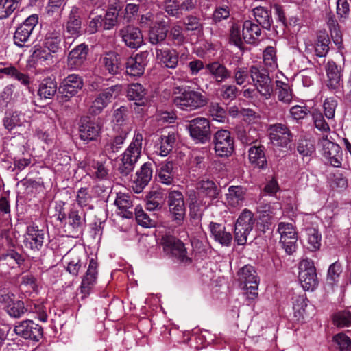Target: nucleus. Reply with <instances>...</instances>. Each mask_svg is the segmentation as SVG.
I'll return each instance as SVG.
<instances>
[{
  "label": "nucleus",
  "mask_w": 351,
  "mask_h": 351,
  "mask_svg": "<svg viewBox=\"0 0 351 351\" xmlns=\"http://www.w3.org/2000/svg\"><path fill=\"white\" fill-rule=\"evenodd\" d=\"M57 91L56 82L51 78H46L42 81L38 89V95L45 99L51 98Z\"/></svg>",
  "instance_id": "ea45409f"
},
{
  "label": "nucleus",
  "mask_w": 351,
  "mask_h": 351,
  "mask_svg": "<svg viewBox=\"0 0 351 351\" xmlns=\"http://www.w3.org/2000/svg\"><path fill=\"white\" fill-rule=\"evenodd\" d=\"M208 115L213 120L219 123H225L228 121L226 110L217 102H211L208 106Z\"/></svg>",
  "instance_id": "49530a36"
},
{
  "label": "nucleus",
  "mask_w": 351,
  "mask_h": 351,
  "mask_svg": "<svg viewBox=\"0 0 351 351\" xmlns=\"http://www.w3.org/2000/svg\"><path fill=\"white\" fill-rule=\"evenodd\" d=\"M38 22V17L36 14L29 16L26 20L16 29L14 35V43L22 47L25 43L27 42Z\"/></svg>",
  "instance_id": "dca6fc26"
},
{
  "label": "nucleus",
  "mask_w": 351,
  "mask_h": 351,
  "mask_svg": "<svg viewBox=\"0 0 351 351\" xmlns=\"http://www.w3.org/2000/svg\"><path fill=\"white\" fill-rule=\"evenodd\" d=\"M176 142V134L173 132H169L167 135H162L158 147L159 155L167 156L172 150Z\"/></svg>",
  "instance_id": "79ce46f5"
},
{
  "label": "nucleus",
  "mask_w": 351,
  "mask_h": 351,
  "mask_svg": "<svg viewBox=\"0 0 351 351\" xmlns=\"http://www.w3.org/2000/svg\"><path fill=\"white\" fill-rule=\"evenodd\" d=\"M137 223L145 228H149L154 226V221L150 219L141 207H136L134 209Z\"/></svg>",
  "instance_id": "69168bd1"
},
{
  "label": "nucleus",
  "mask_w": 351,
  "mask_h": 351,
  "mask_svg": "<svg viewBox=\"0 0 351 351\" xmlns=\"http://www.w3.org/2000/svg\"><path fill=\"white\" fill-rule=\"evenodd\" d=\"M277 95L280 101L289 104L293 99L292 93L287 84L278 82Z\"/></svg>",
  "instance_id": "864d4df0"
},
{
  "label": "nucleus",
  "mask_w": 351,
  "mask_h": 351,
  "mask_svg": "<svg viewBox=\"0 0 351 351\" xmlns=\"http://www.w3.org/2000/svg\"><path fill=\"white\" fill-rule=\"evenodd\" d=\"M162 245L164 252L177 258L184 263L190 262L184 243L173 236L166 235L162 238Z\"/></svg>",
  "instance_id": "9b49d317"
},
{
  "label": "nucleus",
  "mask_w": 351,
  "mask_h": 351,
  "mask_svg": "<svg viewBox=\"0 0 351 351\" xmlns=\"http://www.w3.org/2000/svg\"><path fill=\"white\" fill-rule=\"evenodd\" d=\"M147 53L143 52L128 58L125 62L127 74L134 77L142 75L147 63Z\"/></svg>",
  "instance_id": "5701e85b"
},
{
  "label": "nucleus",
  "mask_w": 351,
  "mask_h": 351,
  "mask_svg": "<svg viewBox=\"0 0 351 351\" xmlns=\"http://www.w3.org/2000/svg\"><path fill=\"white\" fill-rule=\"evenodd\" d=\"M143 135L135 132L133 139L124 152L119 165L118 170L123 176H128L134 169V165L141 154Z\"/></svg>",
  "instance_id": "f03ea898"
},
{
  "label": "nucleus",
  "mask_w": 351,
  "mask_h": 351,
  "mask_svg": "<svg viewBox=\"0 0 351 351\" xmlns=\"http://www.w3.org/2000/svg\"><path fill=\"white\" fill-rule=\"evenodd\" d=\"M22 0H0V19L8 18L18 9Z\"/></svg>",
  "instance_id": "c03bdc74"
},
{
  "label": "nucleus",
  "mask_w": 351,
  "mask_h": 351,
  "mask_svg": "<svg viewBox=\"0 0 351 351\" xmlns=\"http://www.w3.org/2000/svg\"><path fill=\"white\" fill-rule=\"evenodd\" d=\"M65 45L70 46L72 42L82 34V21L80 17V8L75 5L70 10L65 25Z\"/></svg>",
  "instance_id": "f8f14e48"
},
{
  "label": "nucleus",
  "mask_w": 351,
  "mask_h": 351,
  "mask_svg": "<svg viewBox=\"0 0 351 351\" xmlns=\"http://www.w3.org/2000/svg\"><path fill=\"white\" fill-rule=\"evenodd\" d=\"M45 237L43 230L39 229L38 226H28L24 235V245L32 251H39L43 246Z\"/></svg>",
  "instance_id": "a211bd4d"
},
{
  "label": "nucleus",
  "mask_w": 351,
  "mask_h": 351,
  "mask_svg": "<svg viewBox=\"0 0 351 351\" xmlns=\"http://www.w3.org/2000/svg\"><path fill=\"white\" fill-rule=\"evenodd\" d=\"M135 182L141 189L145 186L152 177V169L151 163L143 164L140 170L136 173Z\"/></svg>",
  "instance_id": "a19ab883"
},
{
  "label": "nucleus",
  "mask_w": 351,
  "mask_h": 351,
  "mask_svg": "<svg viewBox=\"0 0 351 351\" xmlns=\"http://www.w3.org/2000/svg\"><path fill=\"white\" fill-rule=\"evenodd\" d=\"M156 17L158 19V20L155 21V23L157 25H154L152 27L149 32V39L153 45L163 41L167 36V32L166 23L163 20L166 16L162 12H159L156 14Z\"/></svg>",
  "instance_id": "b1692460"
},
{
  "label": "nucleus",
  "mask_w": 351,
  "mask_h": 351,
  "mask_svg": "<svg viewBox=\"0 0 351 351\" xmlns=\"http://www.w3.org/2000/svg\"><path fill=\"white\" fill-rule=\"evenodd\" d=\"M173 101L178 108L193 111L206 106L208 98L203 91L195 90L190 86H177L173 88Z\"/></svg>",
  "instance_id": "f257e3e1"
},
{
  "label": "nucleus",
  "mask_w": 351,
  "mask_h": 351,
  "mask_svg": "<svg viewBox=\"0 0 351 351\" xmlns=\"http://www.w3.org/2000/svg\"><path fill=\"white\" fill-rule=\"evenodd\" d=\"M66 0H49L45 8L46 12L49 16H59L65 5Z\"/></svg>",
  "instance_id": "4d7b16f0"
},
{
  "label": "nucleus",
  "mask_w": 351,
  "mask_h": 351,
  "mask_svg": "<svg viewBox=\"0 0 351 351\" xmlns=\"http://www.w3.org/2000/svg\"><path fill=\"white\" fill-rule=\"evenodd\" d=\"M14 332L27 339L38 341L43 335L42 328L32 320H25L19 322L14 327Z\"/></svg>",
  "instance_id": "f3484780"
},
{
  "label": "nucleus",
  "mask_w": 351,
  "mask_h": 351,
  "mask_svg": "<svg viewBox=\"0 0 351 351\" xmlns=\"http://www.w3.org/2000/svg\"><path fill=\"white\" fill-rule=\"evenodd\" d=\"M249 73H250V71L247 67L237 66L234 71V78L236 84L243 86L249 82Z\"/></svg>",
  "instance_id": "e2e57ef3"
},
{
  "label": "nucleus",
  "mask_w": 351,
  "mask_h": 351,
  "mask_svg": "<svg viewBox=\"0 0 351 351\" xmlns=\"http://www.w3.org/2000/svg\"><path fill=\"white\" fill-rule=\"evenodd\" d=\"M260 27L250 21H245L243 25V38L247 43H253L261 35Z\"/></svg>",
  "instance_id": "f704fd0d"
},
{
  "label": "nucleus",
  "mask_w": 351,
  "mask_h": 351,
  "mask_svg": "<svg viewBox=\"0 0 351 351\" xmlns=\"http://www.w3.org/2000/svg\"><path fill=\"white\" fill-rule=\"evenodd\" d=\"M168 206L173 220L178 225L184 221L186 208L182 193L176 190L171 191L168 195Z\"/></svg>",
  "instance_id": "9d476101"
},
{
  "label": "nucleus",
  "mask_w": 351,
  "mask_h": 351,
  "mask_svg": "<svg viewBox=\"0 0 351 351\" xmlns=\"http://www.w3.org/2000/svg\"><path fill=\"white\" fill-rule=\"evenodd\" d=\"M335 324L339 327H348L351 325V312L340 311L335 314L333 317Z\"/></svg>",
  "instance_id": "0e129e2a"
},
{
  "label": "nucleus",
  "mask_w": 351,
  "mask_h": 351,
  "mask_svg": "<svg viewBox=\"0 0 351 351\" xmlns=\"http://www.w3.org/2000/svg\"><path fill=\"white\" fill-rule=\"evenodd\" d=\"M118 12L115 9L108 10L104 18H102L104 29H111L117 23Z\"/></svg>",
  "instance_id": "338daca9"
},
{
  "label": "nucleus",
  "mask_w": 351,
  "mask_h": 351,
  "mask_svg": "<svg viewBox=\"0 0 351 351\" xmlns=\"http://www.w3.org/2000/svg\"><path fill=\"white\" fill-rule=\"evenodd\" d=\"M88 47L80 44L75 47L68 56L67 65L70 69H77L84 62L88 53Z\"/></svg>",
  "instance_id": "a878e982"
},
{
  "label": "nucleus",
  "mask_w": 351,
  "mask_h": 351,
  "mask_svg": "<svg viewBox=\"0 0 351 351\" xmlns=\"http://www.w3.org/2000/svg\"><path fill=\"white\" fill-rule=\"evenodd\" d=\"M83 86L84 82L80 75H69L63 80L59 88L62 101H68L82 88Z\"/></svg>",
  "instance_id": "ddd939ff"
},
{
  "label": "nucleus",
  "mask_w": 351,
  "mask_h": 351,
  "mask_svg": "<svg viewBox=\"0 0 351 351\" xmlns=\"http://www.w3.org/2000/svg\"><path fill=\"white\" fill-rule=\"evenodd\" d=\"M114 204L118 208V214L123 217L130 219L133 216L132 202L131 197L125 193H119Z\"/></svg>",
  "instance_id": "7c9ffc66"
},
{
  "label": "nucleus",
  "mask_w": 351,
  "mask_h": 351,
  "mask_svg": "<svg viewBox=\"0 0 351 351\" xmlns=\"http://www.w3.org/2000/svg\"><path fill=\"white\" fill-rule=\"evenodd\" d=\"M27 121L25 114L20 111L7 112L3 119L5 128L9 130L21 126Z\"/></svg>",
  "instance_id": "72a5a7b5"
},
{
  "label": "nucleus",
  "mask_w": 351,
  "mask_h": 351,
  "mask_svg": "<svg viewBox=\"0 0 351 351\" xmlns=\"http://www.w3.org/2000/svg\"><path fill=\"white\" fill-rule=\"evenodd\" d=\"M250 162L255 168L265 169L267 165L264 147L263 145H254L248 150Z\"/></svg>",
  "instance_id": "2f4dec72"
},
{
  "label": "nucleus",
  "mask_w": 351,
  "mask_h": 351,
  "mask_svg": "<svg viewBox=\"0 0 351 351\" xmlns=\"http://www.w3.org/2000/svg\"><path fill=\"white\" fill-rule=\"evenodd\" d=\"M239 279L244 284V295L249 301L258 297V280L256 271L251 265H245L239 271Z\"/></svg>",
  "instance_id": "39448f33"
},
{
  "label": "nucleus",
  "mask_w": 351,
  "mask_h": 351,
  "mask_svg": "<svg viewBox=\"0 0 351 351\" xmlns=\"http://www.w3.org/2000/svg\"><path fill=\"white\" fill-rule=\"evenodd\" d=\"M97 261L91 258L89 261L88 269L86 272L85 276L83 277L81 283V291L84 295H87L90 293V291L93 287L95 285L97 278Z\"/></svg>",
  "instance_id": "393cba45"
},
{
  "label": "nucleus",
  "mask_w": 351,
  "mask_h": 351,
  "mask_svg": "<svg viewBox=\"0 0 351 351\" xmlns=\"http://www.w3.org/2000/svg\"><path fill=\"white\" fill-rule=\"evenodd\" d=\"M255 219L248 209H244L239 215L234 226V239L238 245H244L247 236L252 230Z\"/></svg>",
  "instance_id": "20e7f679"
},
{
  "label": "nucleus",
  "mask_w": 351,
  "mask_h": 351,
  "mask_svg": "<svg viewBox=\"0 0 351 351\" xmlns=\"http://www.w3.org/2000/svg\"><path fill=\"white\" fill-rule=\"evenodd\" d=\"M253 14L260 25L267 29L270 28L272 20L267 9L261 6L256 7L253 9Z\"/></svg>",
  "instance_id": "a18cd8bd"
},
{
  "label": "nucleus",
  "mask_w": 351,
  "mask_h": 351,
  "mask_svg": "<svg viewBox=\"0 0 351 351\" xmlns=\"http://www.w3.org/2000/svg\"><path fill=\"white\" fill-rule=\"evenodd\" d=\"M280 235V243L288 254H292L297 248L298 234L292 223L280 222L278 225Z\"/></svg>",
  "instance_id": "6e6552de"
},
{
  "label": "nucleus",
  "mask_w": 351,
  "mask_h": 351,
  "mask_svg": "<svg viewBox=\"0 0 351 351\" xmlns=\"http://www.w3.org/2000/svg\"><path fill=\"white\" fill-rule=\"evenodd\" d=\"M250 79L253 82L256 90L264 99L270 98L273 93L271 80L266 71L260 69L256 66L250 68Z\"/></svg>",
  "instance_id": "0eeeda50"
},
{
  "label": "nucleus",
  "mask_w": 351,
  "mask_h": 351,
  "mask_svg": "<svg viewBox=\"0 0 351 351\" xmlns=\"http://www.w3.org/2000/svg\"><path fill=\"white\" fill-rule=\"evenodd\" d=\"M173 164L172 162H166L161 165L158 172V180L167 185L173 182Z\"/></svg>",
  "instance_id": "37998d69"
},
{
  "label": "nucleus",
  "mask_w": 351,
  "mask_h": 351,
  "mask_svg": "<svg viewBox=\"0 0 351 351\" xmlns=\"http://www.w3.org/2000/svg\"><path fill=\"white\" fill-rule=\"evenodd\" d=\"M246 190L241 186H230L225 195V204L228 208L239 209L245 201Z\"/></svg>",
  "instance_id": "4be33fe9"
},
{
  "label": "nucleus",
  "mask_w": 351,
  "mask_h": 351,
  "mask_svg": "<svg viewBox=\"0 0 351 351\" xmlns=\"http://www.w3.org/2000/svg\"><path fill=\"white\" fill-rule=\"evenodd\" d=\"M322 147V154L331 165L338 167L341 165L342 154L339 145L333 143L328 138V134L324 135L319 140Z\"/></svg>",
  "instance_id": "2eb2a0df"
},
{
  "label": "nucleus",
  "mask_w": 351,
  "mask_h": 351,
  "mask_svg": "<svg viewBox=\"0 0 351 351\" xmlns=\"http://www.w3.org/2000/svg\"><path fill=\"white\" fill-rule=\"evenodd\" d=\"M62 36L60 32H49L45 38L44 48L51 53H57L60 49Z\"/></svg>",
  "instance_id": "e433bc0d"
},
{
  "label": "nucleus",
  "mask_w": 351,
  "mask_h": 351,
  "mask_svg": "<svg viewBox=\"0 0 351 351\" xmlns=\"http://www.w3.org/2000/svg\"><path fill=\"white\" fill-rule=\"evenodd\" d=\"M263 62L266 66L271 70L277 67L276 50L273 47H267L263 51Z\"/></svg>",
  "instance_id": "bf43d9fd"
},
{
  "label": "nucleus",
  "mask_w": 351,
  "mask_h": 351,
  "mask_svg": "<svg viewBox=\"0 0 351 351\" xmlns=\"http://www.w3.org/2000/svg\"><path fill=\"white\" fill-rule=\"evenodd\" d=\"M101 63L104 66L105 70L112 75L118 73L120 69L118 55L114 52L108 53L102 57L101 58Z\"/></svg>",
  "instance_id": "c9c22d12"
},
{
  "label": "nucleus",
  "mask_w": 351,
  "mask_h": 351,
  "mask_svg": "<svg viewBox=\"0 0 351 351\" xmlns=\"http://www.w3.org/2000/svg\"><path fill=\"white\" fill-rule=\"evenodd\" d=\"M145 89L138 83L130 84L127 90V97L130 100L135 101V104L140 105L137 101H141L145 95Z\"/></svg>",
  "instance_id": "de8ad7c7"
},
{
  "label": "nucleus",
  "mask_w": 351,
  "mask_h": 351,
  "mask_svg": "<svg viewBox=\"0 0 351 351\" xmlns=\"http://www.w3.org/2000/svg\"><path fill=\"white\" fill-rule=\"evenodd\" d=\"M205 69L216 82H223L230 77V71L221 63L217 61L206 64Z\"/></svg>",
  "instance_id": "cd10ccee"
},
{
  "label": "nucleus",
  "mask_w": 351,
  "mask_h": 351,
  "mask_svg": "<svg viewBox=\"0 0 351 351\" xmlns=\"http://www.w3.org/2000/svg\"><path fill=\"white\" fill-rule=\"evenodd\" d=\"M269 138L275 146L286 147L291 141V133L289 128L282 124L276 123L269 128Z\"/></svg>",
  "instance_id": "6ab92c4d"
},
{
  "label": "nucleus",
  "mask_w": 351,
  "mask_h": 351,
  "mask_svg": "<svg viewBox=\"0 0 351 351\" xmlns=\"http://www.w3.org/2000/svg\"><path fill=\"white\" fill-rule=\"evenodd\" d=\"M327 25L330 32V36L335 45L339 50L343 49L342 34L339 30V27L337 21L334 17L328 16L327 19Z\"/></svg>",
  "instance_id": "4c0bfd02"
},
{
  "label": "nucleus",
  "mask_w": 351,
  "mask_h": 351,
  "mask_svg": "<svg viewBox=\"0 0 351 351\" xmlns=\"http://www.w3.org/2000/svg\"><path fill=\"white\" fill-rule=\"evenodd\" d=\"M121 90V86L115 85L104 89L98 94L90 107L92 113L99 114L109 103L120 94Z\"/></svg>",
  "instance_id": "4468645a"
},
{
  "label": "nucleus",
  "mask_w": 351,
  "mask_h": 351,
  "mask_svg": "<svg viewBox=\"0 0 351 351\" xmlns=\"http://www.w3.org/2000/svg\"><path fill=\"white\" fill-rule=\"evenodd\" d=\"M129 128H121V132L106 145V150L114 153L117 152L123 144L126 135L129 131Z\"/></svg>",
  "instance_id": "3c124183"
},
{
  "label": "nucleus",
  "mask_w": 351,
  "mask_h": 351,
  "mask_svg": "<svg viewBox=\"0 0 351 351\" xmlns=\"http://www.w3.org/2000/svg\"><path fill=\"white\" fill-rule=\"evenodd\" d=\"M101 130V126L97 123H83L80 128V137L81 140L87 143L97 141L100 136Z\"/></svg>",
  "instance_id": "bb28decb"
},
{
  "label": "nucleus",
  "mask_w": 351,
  "mask_h": 351,
  "mask_svg": "<svg viewBox=\"0 0 351 351\" xmlns=\"http://www.w3.org/2000/svg\"><path fill=\"white\" fill-rule=\"evenodd\" d=\"M69 223L76 231L80 230L84 224V219L82 217L79 210L72 208L69 213Z\"/></svg>",
  "instance_id": "6e6d98bb"
},
{
  "label": "nucleus",
  "mask_w": 351,
  "mask_h": 351,
  "mask_svg": "<svg viewBox=\"0 0 351 351\" xmlns=\"http://www.w3.org/2000/svg\"><path fill=\"white\" fill-rule=\"evenodd\" d=\"M298 278L305 291H313L318 284L314 263L310 259H303L299 264Z\"/></svg>",
  "instance_id": "423d86ee"
},
{
  "label": "nucleus",
  "mask_w": 351,
  "mask_h": 351,
  "mask_svg": "<svg viewBox=\"0 0 351 351\" xmlns=\"http://www.w3.org/2000/svg\"><path fill=\"white\" fill-rule=\"evenodd\" d=\"M293 315L298 320H302L306 315L307 298L305 294L294 295L292 298Z\"/></svg>",
  "instance_id": "473e14b6"
},
{
  "label": "nucleus",
  "mask_w": 351,
  "mask_h": 351,
  "mask_svg": "<svg viewBox=\"0 0 351 351\" xmlns=\"http://www.w3.org/2000/svg\"><path fill=\"white\" fill-rule=\"evenodd\" d=\"M327 87L335 93L341 90L343 82L340 69L332 60H329L326 65Z\"/></svg>",
  "instance_id": "412c9836"
},
{
  "label": "nucleus",
  "mask_w": 351,
  "mask_h": 351,
  "mask_svg": "<svg viewBox=\"0 0 351 351\" xmlns=\"http://www.w3.org/2000/svg\"><path fill=\"white\" fill-rule=\"evenodd\" d=\"M307 241L311 250H319L321 246L322 236L319 231L313 228L306 229Z\"/></svg>",
  "instance_id": "603ef678"
},
{
  "label": "nucleus",
  "mask_w": 351,
  "mask_h": 351,
  "mask_svg": "<svg viewBox=\"0 0 351 351\" xmlns=\"http://www.w3.org/2000/svg\"><path fill=\"white\" fill-rule=\"evenodd\" d=\"M334 341L337 344L340 351H350L351 339L344 333H339L333 337Z\"/></svg>",
  "instance_id": "774afa93"
},
{
  "label": "nucleus",
  "mask_w": 351,
  "mask_h": 351,
  "mask_svg": "<svg viewBox=\"0 0 351 351\" xmlns=\"http://www.w3.org/2000/svg\"><path fill=\"white\" fill-rule=\"evenodd\" d=\"M88 174L95 179L99 180H106L108 176V170L104 163L93 162L88 168Z\"/></svg>",
  "instance_id": "8fccbe9b"
},
{
  "label": "nucleus",
  "mask_w": 351,
  "mask_h": 351,
  "mask_svg": "<svg viewBox=\"0 0 351 351\" xmlns=\"http://www.w3.org/2000/svg\"><path fill=\"white\" fill-rule=\"evenodd\" d=\"M199 188L202 193H204L210 198H216L218 195L217 186L215 183L210 180H202L199 183Z\"/></svg>",
  "instance_id": "13d9d810"
},
{
  "label": "nucleus",
  "mask_w": 351,
  "mask_h": 351,
  "mask_svg": "<svg viewBox=\"0 0 351 351\" xmlns=\"http://www.w3.org/2000/svg\"><path fill=\"white\" fill-rule=\"evenodd\" d=\"M209 228L211 237L215 241L225 246L230 245L232 239V234L226 230V228L222 224L211 222Z\"/></svg>",
  "instance_id": "c85d7f7f"
},
{
  "label": "nucleus",
  "mask_w": 351,
  "mask_h": 351,
  "mask_svg": "<svg viewBox=\"0 0 351 351\" xmlns=\"http://www.w3.org/2000/svg\"><path fill=\"white\" fill-rule=\"evenodd\" d=\"M156 56L167 68L175 69L178 65V53L174 49H156Z\"/></svg>",
  "instance_id": "c756f323"
},
{
  "label": "nucleus",
  "mask_w": 351,
  "mask_h": 351,
  "mask_svg": "<svg viewBox=\"0 0 351 351\" xmlns=\"http://www.w3.org/2000/svg\"><path fill=\"white\" fill-rule=\"evenodd\" d=\"M190 136L196 143L204 144L211 136L210 125L208 119L197 117L188 121L186 125Z\"/></svg>",
  "instance_id": "7ed1b4c3"
},
{
  "label": "nucleus",
  "mask_w": 351,
  "mask_h": 351,
  "mask_svg": "<svg viewBox=\"0 0 351 351\" xmlns=\"http://www.w3.org/2000/svg\"><path fill=\"white\" fill-rule=\"evenodd\" d=\"M128 117V109L125 106H121L114 110L112 121L114 123V130L119 131V129L129 128L126 125Z\"/></svg>",
  "instance_id": "09e8293b"
},
{
  "label": "nucleus",
  "mask_w": 351,
  "mask_h": 351,
  "mask_svg": "<svg viewBox=\"0 0 351 351\" xmlns=\"http://www.w3.org/2000/svg\"><path fill=\"white\" fill-rule=\"evenodd\" d=\"M214 149L220 157L230 156L234 151V138L227 130H217L213 136Z\"/></svg>",
  "instance_id": "1a4fd4ad"
},
{
  "label": "nucleus",
  "mask_w": 351,
  "mask_h": 351,
  "mask_svg": "<svg viewBox=\"0 0 351 351\" xmlns=\"http://www.w3.org/2000/svg\"><path fill=\"white\" fill-rule=\"evenodd\" d=\"M122 40L131 49H138L143 44L141 31L134 26L128 25L119 31Z\"/></svg>",
  "instance_id": "aec40b11"
},
{
  "label": "nucleus",
  "mask_w": 351,
  "mask_h": 351,
  "mask_svg": "<svg viewBox=\"0 0 351 351\" xmlns=\"http://www.w3.org/2000/svg\"><path fill=\"white\" fill-rule=\"evenodd\" d=\"M5 311L10 316L18 318L25 313L26 309L23 301L14 300L10 306H7Z\"/></svg>",
  "instance_id": "052dcab7"
},
{
  "label": "nucleus",
  "mask_w": 351,
  "mask_h": 351,
  "mask_svg": "<svg viewBox=\"0 0 351 351\" xmlns=\"http://www.w3.org/2000/svg\"><path fill=\"white\" fill-rule=\"evenodd\" d=\"M330 39L325 32H320L317 34L315 43V53L317 56L324 57L329 50Z\"/></svg>",
  "instance_id": "58836bf2"
},
{
  "label": "nucleus",
  "mask_w": 351,
  "mask_h": 351,
  "mask_svg": "<svg viewBox=\"0 0 351 351\" xmlns=\"http://www.w3.org/2000/svg\"><path fill=\"white\" fill-rule=\"evenodd\" d=\"M281 207L279 203H274L273 204H261L258 208V212L262 214V217H267L271 218L278 215Z\"/></svg>",
  "instance_id": "680f3d73"
},
{
  "label": "nucleus",
  "mask_w": 351,
  "mask_h": 351,
  "mask_svg": "<svg viewBox=\"0 0 351 351\" xmlns=\"http://www.w3.org/2000/svg\"><path fill=\"white\" fill-rule=\"evenodd\" d=\"M0 73H4L8 76L14 77L24 85L29 83V78L27 75L21 73L14 66H8L0 69Z\"/></svg>",
  "instance_id": "5fc2aeb1"
}]
</instances>
